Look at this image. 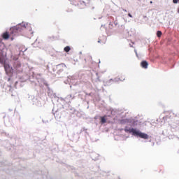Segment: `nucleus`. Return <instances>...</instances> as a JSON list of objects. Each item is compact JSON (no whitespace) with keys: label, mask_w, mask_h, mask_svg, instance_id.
Returning a JSON list of instances; mask_svg holds the SVG:
<instances>
[{"label":"nucleus","mask_w":179,"mask_h":179,"mask_svg":"<svg viewBox=\"0 0 179 179\" xmlns=\"http://www.w3.org/2000/svg\"><path fill=\"white\" fill-rule=\"evenodd\" d=\"M124 131L127 134H131L133 136L141 138V139H149V135H148L146 133H143L142 131H141V130H139V129L126 126L124 129Z\"/></svg>","instance_id":"1"},{"label":"nucleus","mask_w":179,"mask_h":179,"mask_svg":"<svg viewBox=\"0 0 179 179\" xmlns=\"http://www.w3.org/2000/svg\"><path fill=\"white\" fill-rule=\"evenodd\" d=\"M27 26H29V23L22 22V24H18L14 27L13 30V31H22V30H24Z\"/></svg>","instance_id":"2"},{"label":"nucleus","mask_w":179,"mask_h":179,"mask_svg":"<svg viewBox=\"0 0 179 179\" xmlns=\"http://www.w3.org/2000/svg\"><path fill=\"white\" fill-rule=\"evenodd\" d=\"M29 101L32 103V104H35V106H40V104H41L37 98H35L33 95L29 96Z\"/></svg>","instance_id":"3"},{"label":"nucleus","mask_w":179,"mask_h":179,"mask_svg":"<svg viewBox=\"0 0 179 179\" xmlns=\"http://www.w3.org/2000/svg\"><path fill=\"white\" fill-rule=\"evenodd\" d=\"M4 69L7 75H9V73H13V69L8 64H4Z\"/></svg>","instance_id":"4"},{"label":"nucleus","mask_w":179,"mask_h":179,"mask_svg":"<svg viewBox=\"0 0 179 179\" xmlns=\"http://www.w3.org/2000/svg\"><path fill=\"white\" fill-rule=\"evenodd\" d=\"M57 69H58L57 73L61 75V73L64 72V69H66V66L64 64H58Z\"/></svg>","instance_id":"5"},{"label":"nucleus","mask_w":179,"mask_h":179,"mask_svg":"<svg viewBox=\"0 0 179 179\" xmlns=\"http://www.w3.org/2000/svg\"><path fill=\"white\" fill-rule=\"evenodd\" d=\"M22 64H20V62H15L13 64V68L15 69V71L19 73L20 72H22V69H21Z\"/></svg>","instance_id":"6"},{"label":"nucleus","mask_w":179,"mask_h":179,"mask_svg":"<svg viewBox=\"0 0 179 179\" xmlns=\"http://www.w3.org/2000/svg\"><path fill=\"white\" fill-rule=\"evenodd\" d=\"M3 55V45H0V64H3V59L2 56Z\"/></svg>","instance_id":"7"},{"label":"nucleus","mask_w":179,"mask_h":179,"mask_svg":"<svg viewBox=\"0 0 179 179\" xmlns=\"http://www.w3.org/2000/svg\"><path fill=\"white\" fill-rule=\"evenodd\" d=\"M141 68H143V69H148V66H149V63L146 60H144L141 62Z\"/></svg>","instance_id":"8"},{"label":"nucleus","mask_w":179,"mask_h":179,"mask_svg":"<svg viewBox=\"0 0 179 179\" xmlns=\"http://www.w3.org/2000/svg\"><path fill=\"white\" fill-rule=\"evenodd\" d=\"M74 97H75V96H73L72 94H69V95H67V96L64 99H62V100H64V101L68 103V101H71L72 99H73Z\"/></svg>","instance_id":"9"},{"label":"nucleus","mask_w":179,"mask_h":179,"mask_svg":"<svg viewBox=\"0 0 179 179\" xmlns=\"http://www.w3.org/2000/svg\"><path fill=\"white\" fill-rule=\"evenodd\" d=\"M118 80H120V78L110 79L106 83L108 86H110L113 83L118 82Z\"/></svg>","instance_id":"10"},{"label":"nucleus","mask_w":179,"mask_h":179,"mask_svg":"<svg viewBox=\"0 0 179 179\" xmlns=\"http://www.w3.org/2000/svg\"><path fill=\"white\" fill-rule=\"evenodd\" d=\"M171 128H172V129H179V125L177 123H173L171 126Z\"/></svg>","instance_id":"11"},{"label":"nucleus","mask_w":179,"mask_h":179,"mask_svg":"<svg viewBox=\"0 0 179 179\" xmlns=\"http://www.w3.org/2000/svg\"><path fill=\"white\" fill-rule=\"evenodd\" d=\"M2 37L4 40H8V38H9V34L8 32H4Z\"/></svg>","instance_id":"12"},{"label":"nucleus","mask_w":179,"mask_h":179,"mask_svg":"<svg viewBox=\"0 0 179 179\" xmlns=\"http://www.w3.org/2000/svg\"><path fill=\"white\" fill-rule=\"evenodd\" d=\"M48 94L50 97H55V94L52 93L51 90H48Z\"/></svg>","instance_id":"13"},{"label":"nucleus","mask_w":179,"mask_h":179,"mask_svg":"<svg viewBox=\"0 0 179 179\" xmlns=\"http://www.w3.org/2000/svg\"><path fill=\"white\" fill-rule=\"evenodd\" d=\"M106 122H107V120H106L105 117H101V124H106Z\"/></svg>","instance_id":"14"},{"label":"nucleus","mask_w":179,"mask_h":179,"mask_svg":"<svg viewBox=\"0 0 179 179\" xmlns=\"http://www.w3.org/2000/svg\"><path fill=\"white\" fill-rule=\"evenodd\" d=\"M64 51H65L66 52H69L71 51V47H69V46H66V47L64 48Z\"/></svg>","instance_id":"15"},{"label":"nucleus","mask_w":179,"mask_h":179,"mask_svg":"<svg viewBox=\"0 0 179 179\" xmlns=\"http://www.w3.org/2000/svg\"><path fill=\"white\" fill-rule=\"evenodd\" d=\"M162 33L161 31H157V37H162Z\"/></svg>","instance_id":"16"},{"label":"nucleus","mask_w":179,"mask_h":179,"mask_svg":"<svg viewBox=\"0 0 179 179\" xmlns=\"http://www.w3.org/2000/svg\"><path fill=\"white\" fill-rule=\"evenodd\" d=\"M134 52H135V54H136L137 58L138 59H141V56H139V55H138V52L136 51V50H134Z\"/></svg>","instance_id":"17"},{"label":"nucleus","mask_w":179,"mask_h":179,"mask_svg":"<svg viewBox=\"0 0 179 179\" xmlns=\"http://www.w3.org/2000/svg\"><path fill=\"white\" fill-rule=\"evenodd\" d=\"M71 79H73V77H72V76L68 77V82H72V81H71Z\"/></svg>","instance_id":"18"},{"label":"nucleus","mask_w":179,"mask_h":179,"mask_svg":"<svg viewBox=\"0 0 179 179\" xmlns=\"http://www.w3.org/2000/svg\"><path fill=\"white\" fill-rule=\"evenodd\" d=\"M173 3H178L179 0H173Z\"/></svg>","instance_id":"19"},{"label":"nucleus","mask_w":179,"mask_h":179,"mask_svg":"<svg viewBox=\"0 0 179 179\" xmlns=\"http://www.w3.org/2000/svg\"><path fill=\"white\" fill-rule=\"evenodd\" d=\"M120 27H121L122 30H124L125 29V27L123 24H122L120 26Z\"/></svg>","instance_id":"20"},{"label":"nucleus","mask_w":179,"mask_h":179,"mask_svg":"<svg viewBox=\"0 0 179 179\" xmlns=\"http://www.w3.org/2000/svg\"><path fill=\"white\" fill-rule=\"evenodd\" d=\"M83 3L85 6H86V3L85 1H81V5H83Z\"/></svg>","instance_id":"21"},{"label":"nucleus","mask_w":179,"mask_h":179,"mask_svg":"<svg viewBox=\"0 0 179 179\" xmlns=\"http://www.w3.org/2000/svg\"><path fill=\"white\" fill-rule=\"evenodd\" d=\"M128 16H129V17H132V15H131V13H129V14H128Z\"/></svg>","instance_id":"22"},{"label":"nucleus","mask_w":179,"mask_h":179,"mask_svg":"<svg viewBox=\"0 0 179 179\" xmlns=\"http://www.w3.org/2000/svg\"><path fill=\"white\" fill-rule=\"evenodd\" d=\"M43 80V85H47V83L45 82V80Z\"/></svg>","instance_id":"23"},{"label":"nucleus","mask_w":179,"mask_h":179,"mask_svg":"<svg viewBox=\"0 0 179 179\" xmlns=\"http://www.w3.org/2000/svg\"><path fill=\"white\" fill-rule=\"evenodd\" d=\"M115 26H117L118 24V22H114Z\"/></svg>","instance_id":"24"},{"label":"nucleus","mask_w":179,"mask_h":179,"mask_svg":"<svg viewBox=\"0 0 179 179\" xmlns=\"http://www.w3.org/2000/svg\"><path fill=\"white\" fill-rule=\"evenodd\" d=\"M22 52H24L25 51H27V48H26L25 50H22Z\"/></svg>","instance_id":"25"},{"label":"nucleus","mask_w":179,"mask_h":179,"mask_svg":"<svg viewBox=\"0 0 179 179\" xmlns=\"http://www.w3.org/2000/svg\"><path fill=\"white\" fill-rule=\"evenodd\" d=\"M43 122L44 124H47V122H48V121L45 122L44 120H43Z\"/></svg>","instance_id":"26"},{"label":"nucleus","mask_w":179,"mask_h":179,"mask_svg":"<svg viewBox=\"0 0 179 179\" xmlns=\"http://www.w3.org/2000/svg\"><path fill=\"white\" fill-rule=\"evenodd\" d=\"M150 3H153V1H150Z\"/></svg>","instance_id":"27"},{"label":"nucleus","mask_w":179,"mask_h":179,"mask_svg":"<svg viewBox=\"0 0 179 179\" xmlns=\"http://www.w3.org/2000/svg\"><path fill=\"white\" fill-rule=\"evenodd\" d=\"M98 43H101V41H98Z\"/></svg>","instance_id":"28"},{"label":"nucleus","mask_w":179,"mask_h":179,"mask_svg":"<svg viewBox=\"0 0 179 179\" xmlns=\"http://www.w3.org/2000/svg\"><path fill=\"white\" fill-rule=\"evenodd\" d=\"M15 85H17V82H15Z\"/></svg>","instance_id":"29"},{"label":"nucleus","mask_w":179,"mask_h":179,"mask_svg":"<svg viewBox=\"0 0 179 179\" xmlns=\"http://www.w3.org/2000/svg\"><path fill=\"white\" fill-rule=\"evenodd\" d=\"M124 12H127V10H124Z\"/></svg>","instance_id":"30"},{"label":"nucleus","mask_w":179,"mask_h":179,"mask_svg":"<svg viewBox=\"0 0 179 179\" xmlns=\"http://www.w3.org/2000/svg\"><path fill=\"white\" fill-rule=\"evenodd\" d=\"M144 17H146V16H144Z\"/></svg>","instance_id":"31"},{"label":"nucleus","mask_w":179,"mask_h":179,"mask_svg":"<svg viewBox=\"0 0 179 179\" xmlns=\"http://www.w3.org/2000/svg\"><path fill=\"white\" fill-rule=\"evenodd\" d=\"M138 1H141V0H138Z\"/></svg>","instance_id":"32"}]
</instances>
